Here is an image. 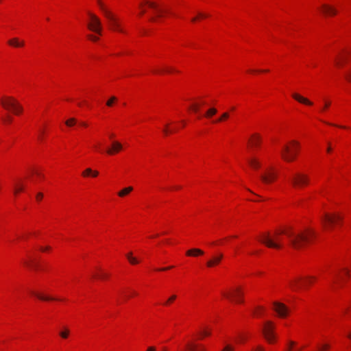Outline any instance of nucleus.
I'll return each instance as SVG.
<instances>
[{
	"mask_svg": "<svg viewBox=\"0 0 351 351\" xmlns=\"http://www.w3.org/2000/svg\"><path fill=\"white\" fill-rule=\"evenodd\" d=\"M281 234H285L287 239L289 245L295 250L302 249L306 244L311 242L315 237V232L313 230L304 231H295L292 227L276 230L271 237L269 234L263 235L261 242L269 247L279 249L282 247Z\"/></svg>",
	"mask_w": 351,
	"mask_h": 351,
	"instance_id": "obj_1",
	"label": "nucleus"
},
{
	"mask_svg": "<svg viewBox=\"0 0 351 351\" xmlns=\"http://www.w3.org/2000/svg\"><path fill=\"white\" fill-rule=\"evenodd\" d=\"M299 149V143L296 141H291V145H286L281 152L282 158L287 162H291L295 160Z\"/></svg>",
	"mask_w": 351,
	"mask_h": 351,
	"instance_id": "obj_2",
	"label": "nucleus"
},
{
	"mask_svg": "<svg viewBox=\"0 0 351 351\" xmlns=\"http://www.w3.org/2000/svg\"><path fill=\"white\" fill-rule=\"evenodd\" d=\"M97 3L105 17L108 20L110 28L113 30L123 33L124 31L121 28L120 24L114 14L106 8L101 0H97Z\"/></svg>",
	"mask_w": 351,
	"mask_h": 351,
	"instance_id": "obj_3",
	"label": "nucleus"
},
{
	"mask_svg": "<svg viewBox=\"0 0 351 351\" xmlns=\"http://www.w3.org/2000/svg\"><path fill=\"white\" fill-rule=\"evenodd\" d=\"M1 104L5 109H12L13 112L16 114H18L23 111V107L12 97H7L2 99L1 100Z\"/></svg>",
	"mask_w": 351,
	"mask_h": 351,
	"instance_id": "obj_4",
	"label": "nucleus"
},
{
	"mask_svg": "<svg viewBox=\"0 0 351 351\" xmlns=\"http://www.w3.org/2000/svg\"><path fill=\"white\" fill-rule=\"evenodd\" d=\"M309 177L302 172H295L293 173L290 181L295 188H302L309 183Z\"/></svg>",
	"mask_w": 351,
	"mask_h": 351,
	"instance_id": "obj_5",
	"label": "nucleus"
},
{
	"mask_svg": "<svg viewBox=\"0 0 351 351\" xmlns=\"http://www.w3.org/2000/svg\"><path fill=\"white\" fill-rule=\"evenodd\" d=\"M342 220V217L339 214L325 213L321 219L322 223L326 229L332 228L335 224H339Z\"/></svg>",
	"mask_w": 351,
	"mask_h": 351,
	"instance_id": "obj_6",
	"label": "nucleus"
},
{
	"mask_svg": "<svg viewBox=\"0 0 351 351\" xmlns=\"http://www.w3.org/2000/svg\"><path fill=\"white\" fill-rule=\"evenodd\" d=\"M274 330V326L271 322L267 321L265 323L263 328V333L265 336V338L270 343H273L275 340V334Z\"/></svg>",
	"mask_w": 351,
	"mask_h": 351,
	"instance_id": "obj_7",
	"label": "nucleus"
},
{
	"mask_svg": "<svg viewBox=\"0 0 351 351\" xmlns=\"http://www.w3.org/2000/svg\"><path fill=\"white\" fill-rule=\"evenodd\" d=\"M90 22L88 24V27L90 30L97 33L101 34V23L100 19L94 14L88 13Z\"/></svg>",
	"mask_w": 351,
	"mask_h": 351,
	"instance_id": "obj_8",
	"label": "nucleus"
},
{
	"mask_svg": "<svg viewBox=\"0 0 351 351\" xmlns=\"http://www.w3.org/2000/svg\"><path fill=\"white\" fill-rule=\"evenodd\" d=\"M223 295L237 303H242L243 302L242 297L243 293L240 287H235L229 293H223Z\"/></svg>",
	"mask_w": 351,
	"mask_h": 351,
	"instance_id": "obj_9",
	"label": "nucleus"
},
{
	"mask_svg": "<svg viewBox=\"0 0 351 351\" xmlns=\"http://www.w3.org/2000/svg\"><path fill=\"white\" fill-rule=\"evenodd\" d=\"M315 278L313 276L306 277L302 282L300 280L295 279L290 282V287L293 290H298L302 287H306L308 285L311 284Z\"/></svg>",
	"mask_w": 351,
	"mask_h": 351,
	"instance_id": "obj_10",
	"label": "nucleus"
},
{
	"mask_svg": "<svg viewBox=\"0 0 351 351\" xmlns=\"http://www.w3.org/2000/svg\"><path fill=\"white\" fill-rule=\"evenodd\" d=\"M273 304L274 311L280 317H285L288 315L289 309L284 304L274 302Z\"/></svg>",
	"mask_w": 351,
	"mask_h": 351,
	"instance_id": "obj_11",
	"label": "nucleus"
},
{
	"mask_svg": "<svg viewBox=\"0 0 351 351\" xmlns=\"http://www.w3.org/2000/svg\"><path fill=\"white\" fill-rule=\"evenodd\" d=\"M145 3L148 5L149 8L152 9L156 13V17L160 18L162 16L163 12L167 11L160 7V5L153 1H145Z\"/></svg>",
	"mask_w": 351,
	"mask_h": 351,
	"instance_id": "obj_12",
	"label": "nucleus"
},
{
	"mask_svg": "<svg viewBox=\"0 0 351 351\" xmlns=\"http://www.w3.org/2000/svg\"><path fill=\"white\" fill-rule=\"evenodd\" d=\"M223 255L221 253H219L217 255L213 256L207 262L206 266L209 268L214 267L218 265L221 260L223 259Z\"/></svg>",
	"mask_w": 351,
	"mask_h": 351,
	"instance_id": "obj_13",
	"label": "nucleus"
},
{
	"mask_svg": "<svg viewBox=\"0 0 351 351\" xmlns=\"http://www.w3.org/2000/svg\"><path fill=\"white\" fill-rule=\"evenodd\" d=\"M276 174L271 170H268L261 176V180L266 184L271 182L276 179Z\"/></svg>",
	"mask_w": 351,
	"mask_h": 351,
	"instance_id": "obj_14",
	"label": "nucleus"
},
{
	"mask_svg": "<svg viewBox=\"0 0 351 351\" xmlns=\"http://www.w3.org/2000/svg\"><path fill=\"white\" fill-rule=\"evenodd\" d=\"M320 8L326 15L334 16L337 13V10L335 8L328 4H322Z\"/></svg>",
	"mask_w": 351,
	"mask_h": 351,
	"instance_id": "obj_15",
	"label": "nucleus"
},
{
	"mask_svg": "<svg viewBox=\"0 0 351 351\" xmlns=\"http://www.w3.org/2000/svg\"><path fill=\"white\" fill-rule=\"evenodd\" d=\"M292 97L293 99H295L296 101H298V102H300L301 104H304L308 105V106H311L313 104V103L311 101H309L308 99L300 95L298 93H293L292 95Z\"/></svg>",
	"mask_w": 351,
	"mask_h": 351,
	"instance_id": "obj_16",
	"label": "nucleus"
},
{
	"mask_svg": "<svg viewBox=\"0 0 351 351\" xmlns=\"http://www.w3.org/2000/svg\"><path fill=\"white\" fill-rule=\"evenodd\" d=\"M8 43V45L14 47H22L25 45V42L23 40H19L18 38H13L9 40Z\"/></svg>",
	"mask_w": 351,
	"mask_h": 351,
	"instance_id": "obj_17",
	"label": "nucleus"
},
{
	"mask_svg": "<svg viewBox=\"0 0 351 351\" xmlns=\"http://www.w3.org/2000/svg\"><path fill=\"white\" fill-rule=\"evenodd\" d=\"M121 149H122V145L117 141H114L112 143V148L106 150V152L108 154H112L114 152H119Z\"/></svg>",
	"mask_w": 351,
	"mask_h": 351,
	"instance_id": "obj_18",
	"label": "nucleus"
},
{
	"mask_svg": "<svg viewBox=\"0 0 351 351\" xmlns=\"http://www.w3.org/2000/svg\"><path fill=\"white\" fill-rule=\"evenodd\" d=\"M204 252L198 248H193L186 252L187 256H197L199 255H203Z\"/></svg>",
	"mask_w": 351,
	"mask_h": 351,
	"instance_id": "obj_19",
	"label": "nucleus"
},
{
	"mask_svg": "<svg viewBox=\"0 0 351 351\" xmlns=\"http://www.w3.org/2000/svg\"><path fill=\"white\" fill-rule=\"evenodd\" d=\"M261 141V137L258 134H254L250 139V143L252 146H258Z\"/></svg>",
	"mask_w": 351,
	"mask_h": 351,
	"instance_id": "obj_20",
	"label": "nucleus"
},
{
	"mask_svg": "<svg viewBox=\"0 0 351 351\" xmlns=\"http://www.w3.org/2000/svg\"><path fill=\"white\" fill-rule=\"evenodd\" d=\"M133 191V187L128 186L126 188L123 189L118 193V195L121 197H125L128 194H129L131 191Z\"/></svg>",
	"mask_w": 351,
	"mask_h": 351,
	"instance_id": "obj_21",
	"label": "nucleus"
},
{
	"mask_svg": "<svg viewBox=\"0 0 351 351\" xmlns=\"http://www.w3.org/2000/svg\"><path fill=\"white\" fill-rule=\"evenodd\" d=\"M36 297H37L38 299L43 300V301H49V300H54L55 298H51L49 296L43 295L40 293L33 292L32 293Z\"/></svg>",
	"mask_w": 351,
	"mask_h": 351,
	"instance_id": "obj_22",
	"label": "nucleus"
},
{
	"mask_svg": "<svg viewBox=\"0 0 351 351\" xmlns=\"http://www.w3.org/2000/svg\"><path fill=\"white\" fill-rule=\"evenodd\" d=\"M201 338H203L204 337H208L211 335V330L210 329H208L206 327L202 328L199 332Z\"/></svg>",
	"mask_w": 351,
	"mask_h": 351,
	"instance_id": "obj_23",
	"label": "nucleus"
},
{
	"mask_svg": "<svg viewBox=\"0 0 351 351\" xmlns=\"http://www.w3.org/2000/svg\"><path fill=\"white\" fill-rule=\"evenodd\" d=\"M250 166L254 169H258L260 167V162L255 158H251L248 160Z\"/></svg>",
	"mask_w": 351,
	"mask_h": 351,
	"instance_id": "obj_24",
	"label": "nucleus"
},
{
	"mask_svg": "<svg viewBox=\"0 0 351 351\" xmlns=\"http://www.w3.org/2000/svg\"><path fill=\"white\" fill-rule=\"evenodd\" d=\"M126 256H127V258L128 259L129 262L131 264L136 265V264L138 263V260L135 257H133L132 252L128 253L126 254Z\"/></svg>",
	"mask_w": 351,
	"mask_h": 351,
	"instance_id": "obj_25",
	"label": "nucleus"
},
{
	"mask_svg": "<svg viewBox=\"0 0 351 351\" xmlns=\"http://www.w3.org/2000/svg\"><path fill=\"white\" fill-rule=\"evenodd\" d=\"M330 348V345L328 343H324L317 346L316 351H328Z\"/></svg>",
	"mask_w": 351,
	"mask_h": 351,
	"instance_id": "obj_26",
	"label": "nucleus"
},
{
	"mask_svg": "<svg viewBox=\"0 0 351 351\" xmlns=\"http://www.w3.org/2000/svg\"><path fill=\"white\" fill-rule=\"evenodd\" d=\"M217 110L216 108H211L210 109H208L206 112V114L205 116L208 118L209 117H211L212 116H213L214 114H215L217 113Z\"/></svg>",
	"mask_w": 351,
	"mask_h": 351,
	"instance_id": "obj_27",
	"label": "nucleus"
},
{
	"mask_svg": "<svg viewBox=\"0 0 351 351\" xmlns=\"http://www.w3.org/2000/svg\"><path fill=\"white\" fill-rule=\"evenodd\" d=\"M229 117V113L226 112H223L221 117L219 118L218 119H217L216 121H214L213 123H219V122H221L223 121V120L228 119Z\"/></svg>",
	"mask_w": 351,
	"mask_h": 351,
	"instance_id": "obj_28",
	"label": "nucleus"
},
{
	"mask_svg": "<svg viewBox=\"0 0 351 351\" xmlns=\"http://www.w3.org/2000/svg\"><path fill=\"white\" fill-rule=\"evenodd\" d=\"M69 330L68 328H64V330L60 331L59 332L60 336L63 339H66L69 337Z\"/></svg>",
	"mask_w": 351,
	"mask_h": 351,
	"instance_id": "obj_29",
	"label": "nucleus"
},
{
	"mask_svg": "<svg viewBox=\"0 0 351 351\" xmlns=\"http://www.w3.org/2000/svg\"><path fill=\"white\" fill-rule=\"evenodd\" d=\"M76 123L77 120L75 118H70L65 121V124L69 127L74 125Z\"/></svg>",
	"mask_w": 351,
	"mask_h": 351,
	"instance_id": "obj_30",
	"label": "nucleus"
},
{
	"mask_svg": "<svg viewBox=\"0 0 351 351\" xmlns=\"http://www.w3.org/2000/svg\"><path fill=\"white\" fill-rule=\"evenodd\" d=\"M199 104H193L191 106V109L195 112H197L199 111Z\"/></svg>",
	"mask_w": 351,
	"mask_h": 351,
	"instance_id": "obj_31",
	"label": "nucleus"
},
{
	"mask_svg": "<svg viewBox=\"0 0 351 351\" xmlns=\"http://www.w3.org/2000/svg\"><path fill=\"white\" fill-rule=\"evenodd\" d=\"M115 101H117V97H114V96H113V97H110V99L109 100H108V101H107V102H106V105H107L108 106H112V104H113Z\"/></svg>",
	"mask_w": 351,
	"mask_h": 351,
	"instance_id": "obj_32",
	"label": "nucleus"
},
{
	"mask_svg": "<svg viewBox=\"0 0 351 351\" xmlns=\"http://www.w3.org/2000/svg\"><path fill=\"white\" fill-rule=\"evenodd\" d=\"M295 342L293 341H289L288 342V346H287V350L286 351H292V348L295 345Z\"/></svg>",
	"mask_w": 351,
	"mask_h": 351,
	"instance_id": "obj_33",
	"label": "nucleus"
},
{
	"mask_svg": "<svg viewBox=\"0 0 351 351\" xmlns=\"http://www.w3.org/2000/svg\"><path fill=\"white\" fill-rule=\"evenodd\" d=\"M23 189V186H19V185H16L15 186V188H14V193L15 195H16L18 193L22 191Z\"/></svg>",
	"mask_w": 351,
	"mask_h": 351,
	"instance_id": "obj_34",
	"label": "nucleus"
},
{
	"mask_svg": "<svg viewBox=\"0 0 351 351\" xmlns=\"http://www.w3.org/2000/svg\"><path fill=\"white\" fill-rule=\"evenodd\" d=\"M221 351H234V347L231 345H226Z\"/></svg>",
	"mask_w": 351,
	"mask_h": 351,
	"instance_id": "obj_35",
	"label": "nucleus"
},
{
	"mask_svg": "<svg viewBox=\"0 0 351 351\" xmlns=\"http://www.w3.org/2000/svg\"><path fill=\"white\" fill-rule=\"evenodd\" d=\"M345 60L346 57L344 56H341L337 60V64L340 66L342 62L344 61Z\"/></svg>",
	"mask_w": 351,
	"mask_h": 351,
	"instance_id": "obj_36",
	"label": "nucleus"
},
{
	"mask_svg": "<svg viewBox=\"0 0 351 351\" xmlns=\"http://www.w3.org/2000/svg\"><path fill=\"white\" fill-rule=\"evenodd\" d=\"M88 38L91 40L92 41L96 42L99 40V38L96 36H94L93 34L88 35Z\"/></svg>",
	"mask_w": 351,
	"mask_h": 351,
	"instance_id": "obj_37",
	"label": "nucleus"
},
{
	"mask_svg": "<svg viewBox=\"0 0 351 351\" xmlns=\"http://www.w3.org/2000/svg\"><path fill=\"white\" fill-rule=\"evenodd\" d=\"M93 172L92 169H90V168H88L86 169L83 173H82V176H86L89 174H91V173Z\"/></svg>",
	"mask_w": 351,
	"mask_h": 351,
	"instance_id": "obj_38",
	"label": "nucleus"
},
{
	"mask_svg": "<svg viewBox=\"0 0 351 351\" xmlns=\"http://www.w3.org/2000/svg\"><path fill=\"white\" fill-rule=\"evenodd\" d=\"M176 299V295H172L169 299L166 302L165 304H168L171 302H172L173 301H174Z\"/></svg>",
	"mask_w": 351,
	"mask_h": 351,
	"instance_id": "obj_39",
	"label": "nucleus"
},
{
	"mask_svg": "<svg viewBox=\"0 0 351 351\" xmlns=\"http://www.w3.org/2000/svg\"><path fill=\"white\" fill-rule=\"evenodd\" d=\"M251 351H265V350L262 346H257L256 347L253 348Z\"/></svg>",
	"mask_w": 351,
	"mask_h": 351,
	"instance_id": "obj_40",
	"label": "nucleus"
},
{
	"mask_svg": "<svg viewBox=\"0 0 351 351\" xmlns=\"http://www.w3.org/2000/svg\"><path fill=\"white\" fill-rule=\"evenodd\" d=\"M43 197V194L42 193H37V195H36V199H37L38 201H40V200H41V199H42Z\"/></svg>",
	"mask_w": 351,
	"mask_h": 351,
	"instance_id": "obj_41",
	"label": "nucleus"
},
{
	"mask_svg": "<svg viewBox=\"0 0 351 351\" xmlns=\"http://www.w3.org/2000/svg\"><path fill=\"white\" fill-rule=\"evenodd\" d=\"M146 351H156V348L154 346H149Z\"/></svg>",
	"mask_w": 351,
	"mask_h": 351,
	"instance_id": "obj_42",
	"label": "nucleus"
},
{
	"mask_svg": "<svg viewBox=\"0 0 351 351\" xmlns=\"http://www.w3.org/2000/svg\"><path fill=\"white\" fill-rule=\"evenodd\" d=\"M95 276H98V277H99L101 278H105L107 277V274L101 273L99 275H95Z\"/></svg>",
	"mask_w": 351,
	"mask_h": 351,
	"instance_id": "obj_43",
	"label": "nucleus"
},
{
	"mask_svg": "<svg viewBox=\"0 0 351 351\" xmlns=\"http://www.w3.org/2000/svg\"><path fill=\"white\" fill-rule=\"evenodd\" d=\"M168 128V125H165V128L163 130V132L165 134H168L169 131V130L167 129Z\"/></svg>",
	"mask_w": 351,
	"mask_h": 351,
	"instance_id": "obj_44",
	"label": "nucleus"
},
{
	"mask_svg": "<svg viewBox=\"0 0 351 351\" xmlns=\"http://www.w3.org/2000/svg\"><path fill=\"white\" fill-rule=\"evenodd\" d=\"M91 174H92V176H93V177H97V176H98L99 173H98V171H93V172L91 173Z\"/></svg>",
	"mask_w": 351,
	"mask_h": 351,
	"instance_id": "obj_45",
	"label": "nucleus"
},
{
	"mask_svg": "<svg viewBox=\"0 0 351 351\" xmlns=\"http://www.w3.org/2000/svg\"><path fill=\"white\" fill-rule=\"evenodd\" d=\"M263 310V308L262 307L258 306V307L257 308V313H258V315H259V314H261V311H262Z\"/></svg>",
	"mask_w": 351,
	"mask_h": 351,
	"instance_id": "obj_46",
	"label": "nucleus"
},
{
	"mask_svg": "<svg viewBox=\"0 0 351 351\" xmlns=\"http://www.w3.org/2000/svg\"><path fill=\"white\" fill-rule=\"evenodd\" d=\"M34 173L37 175L38 176H40V177H42L43 178V175H42L40 172H38V171H34Z\"/></svg>",
	"mask_w": 351,
	"mask_h": 351,
	"instance_id": "obj_47",
	"label": "nucleus"
},
{
	"mask_svg": "<svg viewBox=\"0 0 351 351\" xmlns=\"http://www.w3.org/2000/svg\"><path fill=\"white\" fill-rule=\"evenodd\" d=\"M347 79L351 82V71H350V73L347 75Z\"/></svg>",
	"mask_w": 351,
	"mask_h": 351,
	"instance_id": "obj_48",
	"label": "nucleus"
},
{
	"mask_svg": "<svg viewBox=\"0 0 351 351\" xmlns=\"http://www.w3.org/2000/svg\"><path fill=\"white\" fill-rule=\"evenodd\" d=\"M343 271L345 273V274L348 275L349 274V270L346 268H343Z\"/></svg>",
	"mask_w": 351,
	"mask_h": 351,
	"instance_id": "obj_49",
	"label": "nucleus"
},
{
	"mask_svg": "<svg viewBox=\"0 0 351 351\" xmlns=\"http://www.w3.org/2000/svg\"><path fill=\"white\" fill-rule=\"evenodd\" d=\"M171 268H172V267L161 268L159 270H160V271H166V270L169 269Z\"/></svg>",
	"mask_w": 351,
	"mask_h": 351,
	"instance_id": "obj_50",
	"label": "nucleus"
},
{
	"mask_svg": "<svg viewBox=\"0 0 351 351\" xmlns=\"http://www.w3.org/2000/svg\"><path fill=\"white\" fill-rule=\"evenodd\" d=\"M331 151H332V148H331V147H330V144H328V148H327V152H328V153H329V152H330Z\"/></svg>",
	"mask_w": 351,
	"mask_h": 351,
	"instance_id": "obj_51",
	"label": "nucleus"
},
{
	"mask_svg": "<svg viewBox=\"0 0 351 351\" xmlns=\"http://www.w3.org/2000/svg\"><path fill=\"white\" fill-rule=\"evenodd\" d=\"M49 247H42L40 250H41L42 251H46V250H49Z\"/></svg>",
	"mask_w": 351,
	"mask_h": 351,
	"instance_id": "obj_52",
	"label": "nucleus"
},
{
	"mask_svg": "<svg viewBox=\"0 0 351 351\" xmlns=\"http://www.w3.org/2000/svg\"><path fill=\"white\" fill-rule=\"evenodd\" d=\"M149 20H150L151 21H156V18H155V17H151V18L149 19Z\"/></svg>",
	"mask_w": 351,
	"mask_h": 351,
	"instance_id": "obj_53",
	"label": "nucleus"
},
{
	"mask_svg": "<svg viewBox=\"0 0 351 351\" xmlns=\"http://www.w3.org/2000/svg\"><path fill=\"white\" fill-rule=\"evenodd\" d=\"M329 106H330V102H326V103L325 104V106H324V108H328Z\"/></svg>",
	"mask_w": 351,
	"mask_h": 351,
	"instance_id": "obj_54",
	"label": "nucleus"
},
{
	"mask_svg": "<svg viewBox=\"0 0 351 351\" xmlns=\"http://www.w3.org/2000/svg\"><path fill=\"white\" fill-rule=\"evenodd\" d=\"M199 16H201V17H206V16H207L206 15L203 14H202V13H199Z\"/></svg>",
	"mask_w": 351,
	"mask_h": 351,
	"instance_id": "obj_55",
	"label": "nucleus"
},
{
	"mask_svg": "<svg viewBox=\"0 0 351 351\" xmlns=\"http://www.w3.org/2000/svg\"><path fill=\"white\" fill-rule=\"evenodd\" d=\"M80 125H82V126H86V125H86V123H84V122H82V123H80Z\"/></svg>",
	"mask_w": 351,
	"mask_h": 351,
	"instance_id": "obj_56",
	"label": "nucleus"
},
{
	"mask_svg": "<svg viewBox=\"0 0 351 351\" xmlns=\"http://www.w3.org/2000/svg\"><path fill=\"white\" fill-rule=\"evenodd\" d=\"M173 71V69H167L166 71L167 72H171Z\"/></svg>",
	"mask_w": 351,
	"mask_h": 351,
	"instance_id": "obj_57",
	"label": "nucleus"
},
{
	"mask_svg": "<svg viewBox=\"0 0 351 351\" xmlns=\"http://www.w3.org/2000/svg\"><path fill=\"white\" fill-rule=\"evenodd\" d=\"M196 20H197V18H195V17L192 19V21H193V22L196 21Z\"/></svg>",
	"mask_w": 351,
	"mask_h": 351,
	"instance_id": "obj_58",
	"label": "nucleus"
},
{
	"mask_svg": "<svg viewBox=\"0 0 351 351\" xmlns=\"http://www.w3.org/2000/svg\"><path fill=\"white\" fill-rule=\"evenodd\" d=\"M8 121H12V119H11V117H8Z\"/></svg>",
	"mask_w": 351,
	"mask_h": 351,
	"instance_id": "obj_59",
	"label": "nucleus"
},
{
	"mask_svg": "<svg viewBox=\"0 0 351 351\" xmlns=\"http://www.w3.org/2000/svg\"><path fill=\"white\" fill-rule=\"evenodd\" d=\"M145 12V10H143L141 12V14H143Z\"/></svg>",
	"mask_w": 351,
	"mask_h": 351,
	"instance_id": "obj_60",
	"label": "nucleus"
},
{
	"mask_svg": "<svg viewBox=\"0 0 351 351\" xmlns=\"http://www.w3.org/2000/svg\"><path fill=\"white\" fill-rule=\"evenodd\" d=\"M337 278H341V275L338 274V275H337Z\"/></svg>",
	"mask_w": 351,
	"mask_h": 351,
	"instance_id": "obj_61",
	"label": "nucleus"
},
{
	"mask_svg": "<svg viewBox=\"0 0 351 351\" xmlns=\"http://www.w3.org/2000/svg\"><path fill=\"white\" fill-rule=\"evenodd\" d=\"M348 337L351 339V332L348 335Z\"/></svg>",
	"mask_w": 351,
	"mask_h": 351,
	"instance_id": "obj_62",
	"label": "nucleus"
},
{
	"mask_svg": "<svg viewBox=\"0 0 351 351\" xmlns=\"http://www.w3.org/2000/svg\"><path fill=\"white\" fill-rule=\"evenodd\" d=\"M247 191L254 194V193L250 189H248Z\"/></svg>",
	"mask_w": 351,
	"mask_h": 351,
	"instance_id": "obj_63",
	"label": "nucleus"
},
{
	"mask_svg": "<svg viewBox=\"0 0 351 351\" xmlns=\"http://www.w3.org/2000/svg\"><path fill=\"white\" fill-rule=\"evenodd\" d=\"M300 350H301V349H297V350H295L294 351H300Z\"/></svg>",
	"mask_w": 351,
	"mask_h": 351,
	"instance_id": "obj_64",
	"label": "nucleus"
}]
</instances>
